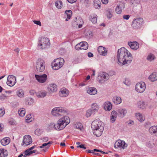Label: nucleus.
<instances>
[{
  "label": "nucleus",
  "instance_id": "f257e3e1",
  "mask_svg": "<svg viewBox=\"0 0 157 157\" xmlns=\"http://www.w3.org/2000/svg\"><path fill=\"white\" fill-rule=\"evenodd\" d=\"M70 122V118L67 116H65L59 119L56 124L51 123L50 124L51 128H54L57 131L63 129Z\"/></svg>",
  "mask_w": 157,
  "mask_h": 157
},
{
  "label": "nucleus",
  "instance_id": "f03ea898",
  "mask_svg": "<svg viewBox=\"0 0 157 157\" xmlns=\"http://www.w3.org/2000/svg\"><path fill=\"white\" fill-rule=\"evenodd\" d=\"M128 52L125 48L124 47L118 49L117 53V58L118 61L121 64L124 63V61H123L125 57H127V54Z\"/></svg>",
  "mask_w": 157,
  "mask_h": 157
},
{
  "label": "nucleus",
  "instance_id": "7ed1b4c3",
  "mask_svg": "<svg viewBox=\"0 0 157 157\" xmlns=\"http://www.w3.org/2000/svg\"><path fill=\"white\" fill-rule=\"evenodd\" d=\"M67 113V110L62 107H56L52 109V114L56 117H59Z\"/></svg>",
  "mask_w": 157,
  "mask_h": 157
},
{
  "label": "nucleus",
  "instance_id": "20e7f679",
  "mask_svg": "<svg viewBox=\"0 0 157 157\" xmlns=\"http://www.w3.org/2000/svg\"><path fill=\"white\" fill-rule=\"evenodd\" d=\"M64 62V60L62 58H59L55 59L51 64L52 69L55 70L59 69L63 67Z\"/></svg>",
  "mask_w": 157,
  "mask_h": 157
},
{
  "label": "nucleus",
  "instance_id": "39448f33",
  "mask_svg": "<svg viewBox=\"0 0 157 157\" xmlns=\"http://www.w3.org/2000/svg\"><path fill=\"white\" fill-rule=\"evenodd\" d=\"M45 64L44 61L41 59H38L36 64V68L38 72H42L45 69Z\"/></svg>",
  "mask_w": 157,
  "mask_h": 157
},
{
  "label": "nucleus",
  "instance_id": "423d86ee",
  "mask_svg": "<svg viewBox=\"0 0 157 157\" xmlns=\"http://www.w3.org/2000/svg\"><path fill=\"white\" fill-rule=\"evenodd\" d=\"M50 44V42L48 38L44 37L41 38L40 40H39V43L38 45L40 46L41 49H43L49 45Z\"/></svg>",
  "mask_w": 157,
  "mask_h": 157
},
{
  "label": "nucleus",
  "instance_id": "0eeeda50",
  "mask_svg": "<svg viewBox=\"0 0 157 157\" xmlns=\"http://www.w3.org/2000/svg\"><path fill=\"white\" fill-rule=\"evenodd\" d=\"M146 86L145 82H142L137 83L135 88L136 91L140 93H143L145 90Z\"/></svg>",
  "mask_w": 157,
  "mask_h": 157
},
{
  "label": "nucleus",
  "instance_id": "6e6552de",
  "mask_svg": "<svg viewBox=\"0 0 157 157\" xmlns=\"http://www.w3.org/2000/svg\"><path fill=\"white\" fill-rule=\"evenodd\" d=\"M143 19L141 18H137L133 20L132 26L133 28L136 29L140 28L142 25Z\"/></svg>",
  "mask_w": 157,
  "mask_h": 157
},
{
  "label": "nucleus",
  "instance_id": "1a4fd4ad",
  "mask_svg": "<svg viewBox=\"0 0 157 157\" xmlns=\"http://www.w3.org/2000/svg\"><path fill=\"white\" fill-rule=\"evenodd\" d=\"M16 83V79L13 75H9L7 77L6 83L10 86H13Z\"/></svg>",
  "mask_w": 157,
  "mask_h": 157
},
{
  "label": "nucleus",
  "instance_id": "9d476101",
  "mask_svg": "<svg viewBox=\"0 0 157 157\" xmlns=\"http://www.w3.org/2000/svg\"><path fill=\"white\" fill-rule=\"evenodd\" d=\"M127 144L125 143L124 141L120 140H119L116 141L114 144V147L116 148L121 147L122 148L124 149L127 147Z\"/></svg>",
  "mask_w": 157,
  "mask_h": 157
},
{
  "label": "nucleus",
  "instance_id": "9b49d317",
  "mask_svg": "<svg viewBox=\"0 0 157 157\" xmlns=\"http://www.w3.org/2000/svg\"><path fill=\"white\" fill-rule=\"evenodd\" d=\"M35 77L38 82L40 83L45 82L47 79V75L45 74L42 75H35Z\"/></svg>",
  "mask_w": 157,
  "mask_h": 157
},
{
  "label": "nucleus",
  "instance_id": "f8f14e48",
  "mask_svg": "<svg viewBox=\"0 0 157 157\" xmlns=\"http://www.w3.org/2000/svg\"><path fill=\"white\" fill-rule=\"evenodd\" d=\"M32 142V140L31 136L29 135H26L23 137L21 145L23 146L25 144V145L27 146L31 144Z\"/></svg>",
  "mask_w": 157,
  "mask_h": 157
},
{
  "label": "nucleus",
  "instance_id": "ddd939ff",
  "mask_svg": "<svg viewBox=\"0 0 157 157\" xmlns=\"http://www.w3.org/2000/svg\"><path fill=\"white\" fill-rule=\"evenodd\" d=\"M91 126L93 130L97 129L100 127L103 126V124L101 121L97 120H95L92 122Z\"/></svg>",
  "mask_w": 157,
  "mask_h": 157
},
{
  "label": "nucleus",
  "instance_id": "4468645a",
  "mask_svg": "<svg viewBox=\"0 0 157 157\" xmlns=\"http://www.w3.org/2000/svg\"><path fill=\"white\" fill-rule=\"evenodd\" d=\"M127 57H125L123 61H124V63H122L121 65H124L125 64H128L131 63L132 60V55L129 52L128 53V54L126 55Z\"/></svg>",
  "mask_w": 157,
  "mask_h": 157
},
{
  "label": "nucleus",
  "instance_id": "2eb2a0df",
  "mask_svg": "<svg viewBox=\"0 0 157 157\" xmlns=\"http://www.w3.org/2000/svg\"><path fill=\"white\" fill-rule=\"evenodd\" d=\"M69 94V90L65 88H61L59 92V95L61 97H66Z\"/></svg>",
  "mask_w": 157,
  "mask_h": 157
},
{
  "label": "nucleus",
  "instance_id": "dca6fc26",
  "mask_svg": "<svg viewBox=\"0 0 157 157\" xmlns=\"http://www.w3.org/2000/svg\"><path fill=\"white\" fill-rule=\"evenodd\" d=\"M104 128L103 126L100 127L97 129L93 130L94 134L97 137L100 136L102 134V132L104 130Z\"/></svg>",
  "mask_w": 157,
  "mask_h": 157
},
{
  "label": "nucleus",
  "instance_id": "f3484780",
  "mask_svg": "<svg viewBox=\"0 0 157 157\" xmlns=\"http://www.w3.org/2000/svg\"><path fill=\"white\" fill-rule=\"evenodd\" d=\"M48 91L49 92L53 93L57 90V86L55 84H50L48 87Z\"/></svg>",
  "mask_w": 157,
  "mask_h": 157
},
{
  "label": "nucleus",
  "instance_id": "a211bd4d",
  "mask_svg": "<svg viewBox=\"0 0 157 157\" xmlns=\"http://www.w3.org/2000/svg\"><path fill=\"white\" fill-rule=\"evenodd\" d=\"M128 44L131 48L133 50H137L139 48V44L136 41L128 42Z\"/></svg>",
  "mask_w": 157,
  "mask_h": 157
},
{
  "label": "nucleus",
  "instance_id": "6ab92c4d",
  "mask_svg": "<svg viewBox=\"0 0 157 157\" xmlns=\"http://www.w3.org/2000/svg\"><path fill=\"white\" fill-rule=\"evenodd\" d=\"M98 51L99 53L103 56H105L107 54V51L106 49L101 46H100L98 48Z\"/></svg>",
  "mask_w": 157,
  "mask_h": 157
},
{
  "label": "nucleus",
  "instance_id": "aec40b11",
  "mask_svg": "<svg viewBox=\"0 0 157 157\" xmlns=\"http://www.w3.org/2000/svg\"><path fill=\"white\" fill-rule=\"evenodd\" d=\"M117 116V112L114 110L113 111L111 114L110 121L112 122H114L115 121Z\"/></svg>",
  "mask_w": 157,
  "mask_h": 157
},
{
  "label": "nucleus",
  "instance_id": "412c9836",
  "mask_svg": "<svg viewBox=\"0 0 157 157\" xmlns=\"http://www.w3.org/2000/svg\"><path fill=\"white\" fill-rule=\"evenodd\" d=\"M87 92L90 95H93L96 94L97 93V91L95 88L90 87L88 88L87 90Z\"/></svg>",
  "mask_w": 157,
  "mask_h": 157
},
{
  "label": "nucleus",
  "instance_id": "4be33fe9",
  "mask_svg": "<svg viewBox=\"0 0 157 157\" xmlns=\"http://www.w3.org/2000/svg\"><path fill=\"white\" fill-rule=\"evenodd\" d=\"M104 108L105 110L109 111L112 108V105L109 101L105 102L104 103Z\"/></svg>",
  "mask_w": 157,
  "mask_h": 157
},
{
  "label": "nucleus",
  "instance_id": "5701e85b",
  "mask_svg": "<svg viewBox=\"0 0 157 157\" xmlns=\"http://www.w3.org/2000/svg\"><path fill=\"white\" fill-rule=\"evenodd\" d=\"M89 19L92 23H96L97 22V16L96 14H91L90 16Z\"/></svg>",
  "mask_w": 157,
  "mask_h": 157
},
{
  "label": "nucleus",
  "instance_id": "b1692460",
  "mask_svg": "<svg viewBox=\"0 0 157 157\" xmlns=\"http://www.w3.org/2000/svg\"><path fill=\"white\" fill-rule=\"evenodd\" d=\"M99 108V106L97 104L93 103L92 105L91 108L90 109L92 111L93 113L95 114L97 112Z\"/></svg>",
  "mask_w": 157,
  "mask_h": 157
},
{
  "label": "nucleus",
  "instance_id": "393cba45",
  "mask_svg": "<svg viewBox=\"0 0 157 157\" xmlns=\"http://www.w3.org/2000/svg\"><path fill=\"white\" fill-rule=\"evenodd\" d=\"M10 139L9 137H6L1 140V143L3 146H6L9 144L10 142Z\"/></svg>",
  "mask_w": 157,
  "mask_h": 157
},
{
  "label": "nucleus",
  "instance_id": "a878e982",
  "mask_svg": "<svg viewBox=\"0 0 157 157\" xmlns=\"http://www.w3.org/2000/svg\"><path fill=\"white\" fill-rule=\"evenodd\" d=\"M149 132L151 134H157V125H154L150 127L149 128Z\"/></svg>",
  "mask_w": 157,
  "mask_h": 157
},
{
  "label": "nucleus",
  "instance_id": "bb28decb",
  "mask_svg": "<svg viewBox=\"0 0 157 157\" xmlns=\"http://www.w3.org/2000/svg\"><path fill=\"white\" fill-rule=\"evenodd\" d=\"M149 79L152 82L157 80V73L153 72L149 77Z\"/></svg>",
  "mask_w": 157,
  "mask_h": 157
},
{
  "label": "nucleus",
  "instance_id": "cd10ccee",
  "mask_svg": "<svg viewBox=\"0 0 157 157\" xmlns=\"http://www.w3.org/2000/svg\"><path fill=\"white\" fill-rule=\"evenodd\" d=\"M113 103L116 105L120 104L122 101L120 97L115 96L113 98Z\"/></svg>",
  "mask_w": 157,
  "mask_h": 157
},
{
  "label": "nucleus",
  "instance_id": "c85d7f7f",
  "mask_svg": "<svg viewBox=\"0 0 157 157\" xmlns=\"http://www.w3.org/2000/svg\"><path fill=\"white\" fill-rule=\"evenodd\" d=\"M100 77L101 79L104 80V81H105L109 78V76L108 73L105 72H103L101 74Z\"/></svg>",
  "mask_w": 157,
  "mask_h": 157
},
{
  "label": "nucleus",
  "instance_id": "c756f323",
  "mask_svg": "<svg viewBox=\"0 0 157 157\" xmlns=\"http://www.w3.org/2000/svg\"><path fill=\"white\" fill-rule=\"evenodd\" d=\"M72 11L71 10H66L65 12V14L67 15V18L66 19V21H68V19H70L72 15Z\"/></svg>",
  "mask_w": 157,
  "mask_h": 157
},
{
  "label": "nucleus",
  "instance_id": "7c9ffc66",
  "mask_svg": "<svg viewBox=\"0 0 157 157\" xmlns=\"http://www.w3.org/2000/svg\"><path fill=\"white\" fill-rule=\"evenodd\" d=\"M53 142L52 141H49L47 143H44L41 146H40L39 147L42 148L45 147V148L48 149L50 147V144H52Z\"/></svg>",
  "mask_w": 157,
  "mask_h": 157
},
{
  "label": "nucleus",
  "instance_id": "2f4dec72",
  "mask_svg": "<svg viewBox=\"0 0 157 157\" xmlns=\"http://www.w3.org/2000/svg\"><path fill=\"white\" fill-rule=\"evenodd\" d=\"M8 155L7 150L0 149V157H6Z\"/></svg>",
  "mask_w": 157,
  "mask_h": 157
},
{
  "label": "nucleus",
  "instance_id": "473e14b6",
  "mask_svg": "<svg viewBox=\"0 0 157 157\" xmlns=\"http://www.w3.org/2000/svg\"><path fill=\"white\" fill-rule=\"evenodd\" d=\"M81 45V48L82 49L86 50L88 47V44L87 42L85 41H82L80 42Z\"/></svg>",
  "mask_w": 157,
  "mask_h": 157
},
{
  "label": "nucleus",
  "instance_id": "72a5a7b5",
  "mask_svg": "<svg viewBox=\"0 0 157 157\" xmlns=\"http://www.w3.org/2000/svg\"><path fill=\"white\" fill-rule=\"evenodd\" d=\"M46 93L43 91H41L36 93V96L38 98H44L46 96Z\"/></svg>",
  "mask_w": 157,
  "mask_h": 157
},
{
  "label": "nucleus",
  "instance_id": "f704fd0d",
  "mask_svg": "<svg viewBox=\"0 0 157 157\" xmlns=\"http://www.w3.org/2000/svg\"><path fill=\"white\" fill-rule=\"evenodd\" d=\"M136 116L137 119L139 121L142 122L144 121V117H143L142 115L140 113H136Z\"/></svg>",
  "mask_w": 157,
  "mask_h": 157
},
{
  "label": "nucleus",
  "instance_id": "c9c22d12",
  "mask_svg": "<svg viewBox=\"0 0 157 157\" xmlns=\"http://www.w3.org/2000/svg\"><path fill=\"white\" fill-rule=\"evenodd\" d=\"M127 111L125 109H120L118 110L119 113L121 115V116L123 117L127 113Z\"/></svg>",
  "mask_w": 157,
  "mask_h": 157
},
{
  "label": "nucleus",
  "instance_id": "e433bc0d",
  "mask_svg": "<svg viewBox=\"0 0 157 157\" xmlns=\"http://www.w3.org/2000/svg\"><path fill=\"white\" fill-rule=\"evenodd\" d=\"M55 5L58 9H60L63 6L62 2L61 1H57L56 2Z\"/></svg>",
  "mask_w": 157,
  "mask_h": 157
},
{
  "label": "nucleus",
  "instance_id": "4c0bfd02",
  "mask_svg": "<svg viewBox=\"0 0 157 157\" xmlns=\"http://www.w3.org/2000/svg\"><path fill=\"white\" fill-rule=\"evenodd\" d=\"M75 127L76 128L82 131L83 129V127L82 124L80 122H77L75 124Z\"/></svg>",
  "mask_w": 157,
  "mask_h": 157
},
{
  "label": "nucleus",
  "instance_id": "58836bf2",
  "mask_svg": "<svg viewBox=\"0 0 157 157\" xmlns=\"http://www.w3.org/2000/svg\"><path fill=\"white\" fill-rule=\"evenodd\" d=\"M17 95L20 98H22L24 95V91L21 89L18 90L17 92Z\"/></svg>",
  "mask_w": 157,
  "mask_h": 157
},
{
  "label": "nucleus",
  "instance_id": "ea45409f",
  "mask_svg": "<svg viewBox=\"0 0 157 157\" xmlns=\"http://www.w3.org/2000/svg\"><path fill=\"white\" fill-rule=\"evenodd\" d=\"M155 59V56L154 54L152 53L149 54L147 58V59L149 61H151Z\"/></svg>",
  "mask_w": 157,
  "mask_h": 157
},
{
  "label": "nucleus",
  "instance_id": "a19ab883",
  "mask_svg": "<svg viewBox=\"0 0 157 157\" xmlns=\"http://www.w3.org/2000/svg\"><path fill=\"white\" fill-rule=\"evenodd\" d=\"M138 106L139 108L143 109L145 108L146 106L144 102L140 101L138 103Z\"/></svg>",
  "mask_w": 157,
  "mask_h": 157
},
{
  "label": "nucleus",
  "instance_id": "79ce46f5",
  "mask_svg": "<svg viewBox=\"0 0 157 157\" xmlns=\"http://www.w3.org/2000/svg\"><path fill=\"white\" fill-rule=\"evenodd\" d=\"M18 113L19 115L22 117H23L24 116L25 113V110L24 108H21L20 109L18 110Z\"/></svg>",
  "mask_w": 157,
  "mask_h": 157
},
{
  "label": "nucleus",
  "instance_id": "37998d69",
  "mask_svg": "<svg viewBox=\"0 0 157 157\" xmlns=\"http://www.w3.org/2000/svg\"><path fill=\"white\" fill-rule=\"evenodd\" d=\"M34 119L32 118L31 114L28 115L26 117V121L27 122L32 121Z\"/></svg>",
  "mask_w": 157,
  "mask_h": 157
},
{
  "label": "nucleus",
  "instance_id": "c03bdc74",
  "mask_svg": "<svg viewBox=\"0 0 157 157\" xmlns=\"http://www.w3.org/2000/svg\"><path fill=\"white\" fill-rule=\"evenodd\" d=\"M94 113H93V112L91 109H90L87 111L86 116L87 117H90L91 115H94Z\"/></svg>",
  "mask_w": 157,
  "mask_h": 157
},
{
  "label": "nucleus",
  "instance_id": "a18cd8bd",
  "mask_svg": "<svg viewBox=\"0 0 157 157\" xmlns=\"http://www.w3.org/2000/svg\"><path fill=\"white\" fill-rule=\"evenodd\" d=\"M146 145L150 148H152L154 146V144L152 141H149L146 143Z\"/></svg>",
  "mask_w": 157,
  "mask_h": 157
},
{
  "label": "nucleus",
  "instance_id": "49530a36",
  "mask_svg": "<svg viewBox=\"0 0 157 157\" xmlns=\"http://www.w3.org/2000/svg\"><path fill=\"white\" fill-rule=\"evenodd\" d=\"M115 10L116 12L118 14H120L122 12L121 8L118 5L117 6Z\"/></svg>",
  "mask_w": 157,
  "mask_h": 157
},
{
  "label": "nucleus",
  "instance_id": "de8ad7c7",
  "mask_svg": "<svg viewBox=\"0 0 157 157\" xmlns=\"http://www.w3.org/2000/svg\"><path fill=\"white\" fill-rule=\"evenodd\" d=\"M106 14L107 17L109 19H110L112 17V14L111 13V12L109 10H107L106 11Z\"/></svg>",
  "mask_w": 157,
  "mask_h": 157
},
{
  "label": "nucleus",
  "instance_id": "09e8293b",
  "mask_svg": "<svg viewBox=\"0 0 157 157\" xmlns=\"http://www.w3.org/2000/svg\"><path fill=\"white\" fill-rule=\"evenodd\" d=\"M5 113L4 109L0 108V117H2Z\"/></svg>",
  "mask_w": 157,
  "mask_h": 157
},
{
  "label": "nucleus",
  "instance_id": "8fccbe9b",
  "mask_svg": "<svg viewBox=\"0 0 157 157\" xmlns=\"http://www.w3.org/2000/svg\"><path fill=\"white\" fill-rule=\"evenodd\" d=\"M81 44L80 43L77 44L75 46V49L77 50H81L82 48H81Z\"/></svg>",
  "mask_w": 157,
  "mask_h": 157
},
{
  "label": "nucleus",
  "instance_id": "3c124183",
  "mask_svg": "<svg viewBox=\"0 0 157 157\" xmlns=\"http://www.w3.org/2000/svg\"><path fill=\"white\" fill-rule=\"evenodd\" d=\"M33 22L36 24L39 25V26H41V24L40 21H36V20H33Z\"/></svg>",
  "mask_w": 157,
  "mask_h": 157
},
{
  "label": "nucleus",
  "instance_id": "603ef678",
  "mask_svg": "<svg viewBox=\"0 0 157 157\" xmlns=\"http://www.w3.org/2000/svg\"><path fill=\"white\" fill-rule=\"evenodd\" d=\"M7 97V96L5 94H2L0 96V99L2 100L6 99Z\"/></svg>",
  "mask_w": 157,
  "mask_h": 157
},
{
  "label": "nucleus",
  "instance_id": "864d4df0",
  "mask_svg": "<svg viewBox=\"0 0 157 157\" xmlns=\"http://www.w3.org/2000/svg\"><path fill=\"white\" fill-rule=\"evenodd\" d=\"M9 123L11 125H14L15 123L13 121V118L10 119L9 120Z\"/></svg>",
  "mask_w": 157,
  "mask_h": 157
},
{
  "label": "nucleus",
  "instance_id": "5fc2aeb1",
  "mask_svg": "<svg viewBox=\"0 0 157 157\" xmlns=\"http://www.w3.org/2000/svg\"><path fill=\"white\" fill-rule=\"evenodd\" d=\"M80 143L79 142H76V144L78 145L77 146V147H78V148L79 147V148H82L85 146V145H84V144L79 145Z\"/></svg>",
  "mask_w": 157,
  "mask_h": 157
},
{
  "label": "nucleus",
  "instance_id": "6e6d98bb",
  "mask_svg": "<svg viewBox=\"0 0 157 157\" xmlns=\"http://www.w3.org/2000/svg\"><path fill=\"white\" fill-rule=\"evenodd\" d=\"M35 133L36 135L39 136L40 134V131L38 129H37L35 131Z\"/></svg>",
  "mask_w": 157,
  "mask_h": 157
},
{
  "label": "nucleus",
  "instance_id": "4d7b16f0",
  "mask_svg": "<svg viewBox=\"0 0 157 157\" xmlns=\"http://www.w3.org/2000/svg\"><path fill=\"white\" fill-rule=\"evenodd\" d=\"M130 17V16L129 15H124L123 16V18L124 19L128 20Z\"/></svg>",
  "mask_w": 157,
  "mask_h": 157
},
{
  "label": "nucleus",
  "instance_id": "13d9d810",
  "mask_svg": "<svg viewBox=\"0 0 157 157\" xmlns=\"http://www.w3.org/2000/svg\"><path fill=\"white\" fill-rule=\"evenodd\" d=\"M28 101H30V102H28V104H29V105H31V104H32V103H33V99L31 98H29L28 99Z\"/></svg>",
  "mask_w": 157,
  "mask_h": 157
},
{
  "label": "nucleus",
  "instance_id": "bf43d9fd",
  "mask_svg": "<svg viewBox=\"0 0 157 157\" xmlns=\"http://www.w3.org/2000/svg\"><path fill=\"white\" fill-rule=\"evenodd\" d=\"M24 153H25V154L24 155H23L24 157H26L27 156H29L30 155L29 152L27 151V152H26V150L24 152Z\"/></svg>",
  "mask_w": 157,
  "mask_h": 157
},
{
  "label": "nucleus",
  "instance_id": "052dcab7",
  "mask_svg": "<svg viewBox=\"0 0 157 157\" xmlns=\"http://www.w3.org/2000/svg\"><path fill=\"white\" fill-rule=\"evenodd\" d=\"M41 140H42L43 142H46L48 140V137H44L41 138Z\"/></svg>",
  "mask_w": 157,
  "mask_h": 157
},
{
  "label": "nucleus",
  "instance_id": "680f3d73",
  "mask_svg": "<svg viewBox=\"0 0 157 157\" xmlns=\"http://www.w3.org/2000/svg\"><path fill=\"white\" fill-rule=\"evenodd\" d=\"M35 147V146L34 145V146H33V147H32L29 148V149L26 150V152H27V151L29 152V151L32 150H33V149Z\"/></svg>",
  "mask_w": 157,
  "mask_h": 157
},
{
  "label": "nucleus",
  "instance_id": "e2e57ef3",
  "mask_svg": "<svg viewBox=\"0 0 157 157\" xmlns=\"http://www.w3.org/2000/svg\"><path fill=\"white\" fill-rule=\"evenodd\" d=\"M94 151H96V152H100L101 153L103 154H105V152L103 151H102L101 150H100L99 149H94Z\"/></svg>",
  "mask_w": 157,
  "mask_h": 157
},
{
  "label": "nucleus",
  "instance_id": "0e129e2a",
  "mask_svg": "<svg viewBox=\"0 0 157 157\" xmlns=\"http://www.w3.org/2000/svg\"><path fill=\"white\" fill-rule=\"evenodd\" d=\"M127 123H128V125H129L130 126L134 124V121L132 120H129V121Z\"/></svg>",
  "mask_w": 157,
  "mask_h": 157
},
{
  "label": "nucleus",
  "instance_id": "69168bd1",
  "mask_svg": "<svg viewBox=\"0 0 157 157\" xmlns=\"http://www.w3.org/2000/svg\"><path fill=\"white\" fill-rule=\"evenodd\" d=\"M81 2L84 4H88L89 2V0H81Z\"/></svg>",
  "mask_w": 157,
  "mask_h": 157
},
{
  "label": "nucleus",
  "instance_id": "338daca9",
  "mask_svg": "<svg viewBox=\"0 0 157 157\" xmlns=\"http://www.w3.org/2000/svg\"><path fill=\"white\" fill-rule=\"evenodd\" d=\"M94 149L93 150H87L86 151V152L88 153H93V151H94Z\"/></svg>",
  "mask_w": 157,
  "mask_h": 157
},
{
  "label": "nucleus",
  "instance_id": "774afa93",
  "mask_svg": "<svg viewBox=\"0 0 157 157\" xmlns=\"http://www.w3.org/2000/svg\"><path fill=\"white\" fill-rule=\"evenodd\" d=\"M29 92L30 93V94L32 95H33L34 94H36V93L35 90H30Z\"/></svg>",
  "mask_w": 157,
  "mask_h": 157
}]
</instances>
